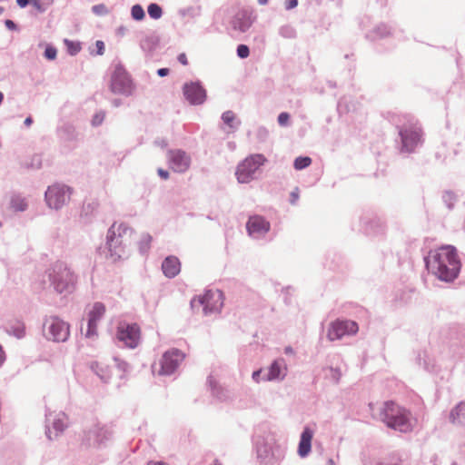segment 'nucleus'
Instances as JSON below:
<instances>
[{"mask_svg": "<svg viewBox=\"0 0 465 465\" xmlns=\"http://www.w3.org/2000/svg\"><path fill=\"white\" fill-rule=\"evenodd\" d=\"M425 263L430 272L444 282L456 279L461 266L457 250L451 245H443L430 251Z\"/></svg>", "mask_w": 465, "mask_h": 465, "instance_id": "nucleus-1", "label": "nucleus"}, {"mask_svg": "<svg viewBox=\"0 0 465 465\" xmlns=\"http://www.w3.org/2000/svg\"><path fill=\"white\" fill-rule=\"evenodd\" d=\"M382 420L389 428L401 432L411 431L416 423L409 411L392 401L385 403Z\"/></svg>", "mask_w": 465, "mask_h": 465, "instance_id": "nucleus-2", "label": "nucleus"}, {"mask_svg": "<svg viewBox=\"0 0 465 465\" xmlns=\"http://www.w3.org/2000/svg\"><path fill=\"white\" fill-rule=\"evenodd\" d=\"M132 236L133 230L123 223H114L110 227L107 233V244L114 261L124 256V248L131 244Z\"/></svg>", "mask_w": 465, "mask_h": 465, "instance_id": "nucleus-3", "label": "nucleus"}, {"mask_svg": "<svg viewBox=\"0 0 465 465\" xmlns=\"http://www.w3.org/2000/svg\"><path fill=\"white\" fill-rule=\"evenodd\" d=\"M48 277L55 292L61 294L74 292L77 282L75 274L62 262L54 263L48 269Z\"/></svg>", "mask_w": 465, "mask_h": 465, "instance_id": "nucleus-4", "label": "nucleus"}, {"mask_svg": "<svg viewBox=\"0 0 465 465\" xmlns=\"http://www.w3.org/2000/svg\"><path fill=\"white\" fill-rule=\"evenodd\" d=\"M93 369L104 381H117L125 378L128 364L119 359H114L109 362H95Z\"/></svg>", "mask_w": 465, "mask_h": 465, "instance_id": "nucleus-5", "label": "nucleus"}, {"mask_svg": "<svg viewBox=\"0 0 465 465\" xmlns=\"http://www.w3.org/2000/svg\"><path fill=\"white\" fill-rule=\"evenodd\" d=\"M223 305V294L219 290L206 291L204 294L193 298L191 307L194 311L203 306L204 315L218 312Z\"/></svg>", "mask_w": 465, "mask_h": 465, "instance_id": "nucleus-6", "label": "nucleus"}, {"mask_svg": "<svg viewBox=\"0 0 465 465\" xmlns=\"http://www.w3.org/2000/svg\"><path fill=\"white\" fill-rule=\"evenodd\" d=\"M266 162L264 155L261 153L252 154L246 157L237 166L235 175L239 183H245L252 180L253 174Z\"/></svg>", "mask_w": 465, "mask_h": 465, "instance_id": "nucleus-7", "label": "nucleus"}, {"mask_svg": "<svg viewBox=\"0 0 465 465\" xmlns=\"http://www.w3.org/2000/svg\"><path fill=\"white\" fill-rule=\"evenodd\" d=\"M116 338L124 346L134 349L141 341V329L136 323L120 322L116 329Z\"/></svg>", "mask_w": 465, "mask_h": 465, "instance_id": "nucleus-8", "label": "nucleus"}, {"mask_svg": "<svg viewBox=\"0 0 465 465\" xmlns=\"http://www.w3.org/2000/svg\"><path fill=\"white\" fill-rule=\"evenodd\" d=\"M44 331L46 337L54 341H64L69 336V325L57 317L46 319Z\"/></svg>", "mask_w": 465, "mask_h": 465, "instance_id": "nucleus-9", "label": "nucleus"}, {"mask_svg": "<svg viewBox=\"0 0 465 465\" xmlns=\"http://www.w3.org/2000/svg\"><path fill=\"white\" fill-rule=\"evenodd\" d=\"M183 359L184 354L181 351L171 349L165 351L161 358L160 369L156 371L154 367H153V372L158 375H170L177 369Z\"/></svg>", "mask_w": 465, "mask_h": 465, "instance_id": "nucleus-10", "label": "nucleus"}, {"mask_svg": "<svg viewBox=\"0 0 465 465\" xmlns=\"http://www.w3.org/2000/svg\"><path fill=\"white\" fill-rule=\"evenodd\" d=\"M71 191L65 185L54 184L45 192V201L50 208L60 209L70 200Z\"/></svg>", "mask_w": 465, "mask_h": 465, "instance_id": "nucleus-11", "label": "nucleus"}, {"mask_svg": "<svg viewBox=\"0 0 465 465\" xmlns=\"http://www.w3.org/2000/svg\"><path fill=\"white\" fill-rule=\"evenodd\" d=\"M359 331L357 322L353 321H334L330 324L327 337L330 341L341 339L345 335L356 334Z\"/></svg>", "mask_w": 465, "mask_h": 465, "instance_id": "nucleus-12", "label": "nucleus"}, {"mask_svg": "<svg viewBox=\"0 0 465 465\" xmlns=\"http://www.w3.org/2000/svg\"><path fill=\"white\" fill-rule=\"evenodd\" d=\"M167 162L173 172L184 173L191 165V157L181 149H173L167 152Z\"/></svg>", "mask_w": 465, "mask_h": 465, "instance_id": "nucleus-13", "label": "nucleus"}, {"mask_svg": "<svg viewBox=\"0 0 465 465\" xmlns=\"http://www.w3.org/2000/svg\"><path fill=\"white\" fill-rule=\"evenodd\" d=\"M131 86L132 82L126 71L122 67H116L112 75L111 90L114 93L124 94L130 92Z\"/></svg>", "mask_w": 465, "mask_h": 465, "instance_id": "nucleus-14", "label": "nucleus"}, {"mask_svg": "<svg viewBox=\"0 0 465 465\" xmlns=\"http://www.w3.org/2000/svg\"><path fill=\"white\" fill-rule=\"evenodd\" d=\"M270 223L261 215H252L246 223L248 234L252 237L264 235L270 231Z\"/></svg>", "mask_w": 465, "mask_h": 465, "instance_id": "nucleus-15", "label": "nucleus"}, {"mask_svg": "<svg viewBox=\"0 0 465 465\" xmlns=\"http://www.w3.org/2000/svg\"><path fill=\"white\" fill-rule=\"evenodd\" d=\"M47 420L49 425L46 433L49 439H52L53 433L57 436L68 426V417L64 412L50 413Z\"/></svg>", "mask_w": 465, "mask_h": 465, "instance_id": "nucleus-16", "label": "nucleus"}, {"mask_svg": "<svg viewBox=\"0 0 465 465\" xmlns=\"http://www.w3.org/2000/svg\"><path fill=\"white\" fill-rule=\"evenodd\" d=\"M403 147L407 151H411L420 142L421 130L416 125H411L409 128H404L400 131Z\"/></svg>", "mask_w": 465, "mask_h": 465, "instance_id": "nucleus-17", "label": "nucleus"}, {"mask_svg": "<svg viewBox=\"0 0 465 465\" xmlns=\"http://www.w3.org/2000/svg\"><path fill=\"white\" fill-rule=\"evenodd\" d=\"M185 98L193 104H201L205 101L206 92L198 83L186 84L183 86Z\"/></svg>", "mask_w": 465, "mask_h": 465, "instance_id": "nucleus-18", "label": "nucleus"}, {"mask_svg": "<svg viewBox=\"0 0 465 465\" xmlns=\"http://www.w3.org/2000/svg\"><path fill=\"white\" fill-rule=\"evenodd\" d=\"M105 312V307L100 302H96L88 313V330L86 335L88 337L94 335L96 332L97 322L101 320Z\"/></svg>", "mask_w": 465, "mask_h": 465, "instance_id": "nucleus-19", "label": "nucleus"}, {"mask_svg": "<svg viewBox=\"0 0 465 465\" xmlns=\"http://www.w3.org/2000/svg\"><path fill=\"white\" fill-rule=\"evenodd\" d=\"M163 274L168 278H173L181 272V262L175 256H168L162 263Z\"/></svg>", "mask_w": 465, "mask_h": 465, "instance_id": "nucleus-20", "label": "nucleus"}, {"mask_svg": "<svg viewBox=\"0 0 465 465\" xmlns=\"http://www.w3.org/2000/svg\"><path fill=\"white\" fill-rule=\"evenodd\" d=\"M107 430L99 424H94L87 430L85 440L88 444H99L107 437Z\"/></svg>", "mask_w": 465, "mask_h": 465, "instance_id": "nucleus-21", "label": "nucleus"}, {"mask_svg": "<svg viewBox=\"0 0 465 465\" xmlns=\"http://www.w3.org/2000/svg\"><path fill=\"white\" fill-rule=\"evenodd\" d=\"M252 24V15L247 11L239 12L232 20V27L241 32L247 31Z\"/></svg>", "mask_w": 465, "mask_h": 465, "instance_id": "nucleus-22", "label": "nucleus"}, {"mask_svg": "<svg viewBox=\"0 0 465 465\" xmlns=\"http://www.w3.org/2000/svg\"><path fill=\"white\" fill-rule=\"evenodd\" d=\"M312 437L313 431L310 428L306 427L301 435V440L299 443L298 453L301 457L307 456L311 451Z\"/></svg>", "mask_w": 465, "mask_h": 465, "instance_id": "nucleus-23", "label": "nucleus"}, {"mask_svg": "<svg viewBox=\"0 0 465 465\" xmlns=\"http://www.w3.org/2000/svg\"><path fill=\"white\" fill-rule=\"evenodd\" d=\"M451 421L465 425V402L460 403L450 413Z\"/></svg>", "mask_w": 465, "mask_h": 465, "instance_id": "nucleus-24", "label": "nucleus"}, {"mask_svg": "<svg viewBox=\"0 0 465 465\" xmlns=\"http://www.w3.org/2000/svg\"><path fill=\"white\" fill-rule=\"evenodd\" d=\"M282 363H283V360H277L272 362L269 369L267 380L272 381L281 377L282 372Z\"/></svg>", "mask_w": 465, "mask_h": 465, "instance_id": "nucleus-25", "label": "nucleus"}, {"mask_svg": "<svg viewBox=\"0 0 465 465\" xmlns=\"http://www.w3.org/2000/svg\"><path fill=\"white\" fill-rule=\"evenodd\" d=\"M312 163V159L308 156L297 157L294 161L293 166L296 170H302L308 167Z\"/></svg>", "mask_w": 465, "mask_h": 465, "instance_id": "nucleus-26", "label": "nucleus"}, {"mask_svg": "<svg viewBox=\"0 0 465 465\" xmlns=\"http://www.w3.org/2000/svg\"><path fill=\"white\" fill-rule=\"evenodd\" d=\"M9 332L16 338H22L25 335V325L22 322H17L15 326L11 327Z\"/></svg>", "mask_w": 465, "mask_h": 465, "instance_id": "nucleus-27", "label": "nucleus"}, {"mask_svg": "<svg viewBox=\"0 0 465 465\" xmlns=\"http://www.w3.org/2000/svg\"><path fill=\"white\" fill-rule=\"evenodd\" d=\"M148 14L153 19H159L162 16V8L157 4H151L148 6Z\"/></svg>", "mask_w": 465, "mask_h": 465, "instance_id": "nucleus-28", "label": "nucleus"}, {"mask_svg": "<svg viewBox=\"0 0 465 465\" xmlns=\"http://www.w3.org/2000/svg\"><path fill=\"white\" fill-rule=\"evenodd\" d=\"M64 44L67 47L68 53L72 55L76 54L81 49L79 43H75V42L70 41L68 39H65Z\"/></svg>", "mask_w": 465, "mask_h": 465, "instance_id": "nucleus-29", "label": "nucleus"}, {"mask_svg": "<svg viewBox=\"0 0 465 465\" xmlns=\"http://www.w3.org/2000/svg\"><path fill=\"white\" fill-rule=\"evenodd\" d=\"M131 14L134 19L142 20L144 17V11L140 5H135L132 7Z\"/></svg>", "mask_w": 465, "mask_h": 465, "instance_id": "nucleus-30", "label": "nucleus"}, {"mask_svg": "<svg viewBox=\"0 0 465 465\" xmlns=\"http://www.w3.org/2000/svg\"><path fill=\"white\" fill-rule=\"evenodd\" d=\"M152 236L148 233L143 234L140 242V248L143 251H147L152 242Z\"/></svg>", "mask_w": 465, "mask_h": 465, "instance_id": "nucleus-31", "label": "nucleus"}, {"mask_svg": "<svg viewBox=\"0 0 465 465\" xmlns=\"http://www.w3.org/2000/svg\"><path fill=\"white\" fill-rule=\"evenodd\" d=\"M223 121L230 127H233L232 123L235 120V114L232 111H226L223 114Z\"/></svg>", "mask_w": 465, "mask_h": 465, "instance_id": "nucleus-32", "label": "nucleus"}, {"mask_svg": "<svg viewBox=\"0 0 465 465\" xmlns=\"http://www.w3.org/2000/svg\"><path fill=\"white\" fill-rule=\"evenodd\" d=\"M237 54L240 58H246L250 54L249 47L246 45H240L237 47Z\"/></svg>", "mask_w": 465, "mask_h": 465, "instance_id": "nucleus-33", "label": "nucleus"}, {"mask_svg": "<svg viewBox=\"0 0 465 465\" xmlns=\"http://www.w3.org/2000/svg\"><path fill=\"white\" fill-rule=\"evenodd\" d=\"M92 10L97 15H103L108 13V9L104 4L94 5Z\"/></svg>", "mask_w": 465, "mask_h": 465, "instance_id": "nucleus-34", "label": "nucleus"}, {"mask_svg": "<svg viewBox=\"0 0 465 465\" xmlns=\"http://www.w3.org/2000/svg\"><path fill=\"white\" fill-rule=\"evenodd\" d=\"M56 54H57V52H56L55 48H54L52 46H48V47L45 48V56L47 59L54 60L56 57Z\"/></svg>", "mask_w": 465, "mask_h": 465, "instance_id": "nucleus-35", "label": "nucleus"}, {"mask_svg": "<svg viewBox=\"0 0 465 465\" xmlns=\"http://www.w3.org/2000/svg\"><path fill=\"white\" fill-rule=\"evenodd\" d=\"M290 120V114L288 113H281L278 116V123L281 126H285L288 124Z\"/></svg>", "mask_w": 465, "mask_h": 465, "instance_id": "nucleus-36", "label": "nucleus"}, {"mask_svg": "<svg viewBox=\"0 0 465 465\" xmlns=\"http://www.w3.org/2000/svg\"><path fill=\"white\" fill-rule=\"evenodd\" d=\"M98 206L97 203H88L84 204V212L85 214H89L94 212V210Z\"/></svg>", "mask_w": 465, "mask_h": 465, "instance_id": "nucleus-37", "label": "nucleus"}, {"mask_svg": "<svg viewBox=\"0 0 465 465\" xmlns=\"http://www.w3.org/2000/svg\"><path fill=\"white\" fill-rule=\"evenodd\" d=\"M401 461L398 456H392L383 465H400Z\"/></svg>", "mask_w": 465, "mask_h": 465, "instance_id": "nucleus-38", "label": "nucleus"}, {"mask_svg": "<svg viewBox=\"0 0 465 465\" xmlns=\"http://www.w3.org/2000/svg\"><path fill=\"white\" fill-rule=\"evenodd\" d=\"M104 119V114H103V113L97 114L94 115V117L93 119V124L94 125H98V124H102Z\"/></svg>", "mask_w": 465, "mask_h": 465, "instance_id": "nucleus-39", "label": "nucleus"}, {"mask_svg": "<svg viewBox=\"0 0 465 465\" xmlns=\"http://www.w3.org/2000/svg\"><path fill=\"white\" fill-rule=\"evenodd\" d=\"M157 173H158L159 176H160L162 179H163V180H167V179L169 178V176H170V175H169V172H168V171H166V170H164V169H163V168H159V169L157 170Z\"/></svg>", "mask_w": 465, "mask_h": 465, "instance_id": "nucleus-40", "label": "nucleus"}, {"mask_svg": "<svg viewBox=\"0 0 465 465\" xmlns=\"http://www.w3.org/2000/svg\"><path fill=\"white\" fill-rule=\"evenodd\" d=\"M299 199V191L298 189H295L293 192H292L291 193V203L292 204H295L296 202L298 201Z\"/></svg>", "mask_w": 465, "mask_h": 465, "instance_id": "nucleus-41", "label": "nucleus"}, {"mask_svg": "<svg viewBox=\"0 0 465 465\" xmlns=\"http://www.w3.org/2000/svg\"><path fill=\"white\" fill-rule=\"evenodd\" d=\"M285 5H286V9H292L297 6L298 1L297 0H287Z\"/></svg>", "mask_w": 465, "mask_h": 465, "instance_id": "nucleus-42", "label": "nucleus"}, {"mask_svg": "<svg viewBox=\"0 0 465 465\" xmlns=\"http://www.w3.org/2000/svg\"><path fill=\"white\" fill-rule=\"evenodd\" d=\"M178 61L183 64V65H187L188 64V59H187V56L184 53L183 54H180L178 55Z\"/></svg>", "mask_w": 465, "mask_h": 465, "instance_id": "nucleus-43", "label": "nucleus"}, {"mask_svg": "<svg viewBox=\"0 0 465 465\" xmlns=\"http://www.w3.org/2000/svg\"><path fill=\"white\" fill-rule=\"evenodd\" d=\"M96 47H97V53L99 54H104V45L102 41H97L96 42Z\"/></svg>", "mask_w": 465, "mask_h": 465, "instance_id": "nucleus-44", "label": "nucleus"}, {"mask_svg": "<svg viewBox=\"0 0 465 465\" xmlns=\"http://www.w3.org/2000/svg\"><path fill=\"white\" fill-rule=\"evenodd\" d=\"M157 74L161 77L166 76L169 74V69L168 68H160L157 71Z\"/></svg>", "mask_w": 465, "mask_h": 465, "instance_id": "nucleus-45", "label": "nucleus"}, {"mask_svg": "<svg viewBox=\"0 0 465 465\" xmlns=\"http://www.w3.org/2000/svg\"><path fill=\"white\" fill-rule=\"evenodd\" d=\"M5 25L9 29H12V30L15 29V24L12 20H6L5 21Z\"/></svg>", "mask_w": 465, "mask_h": 465, "instance_id": "nucleus-46", "label": "nucleus"}, {"mask_svg": "<svg viewBox=\"0 0 465 465\" xmlns=\"http://www.w3.org/2000/svg\"><path fill=\"white\" fill-rule=\"evenodd\" d=\"M16 3L20 7H25L29 3V0H16Z\"/></svg>", "mask_w": 465, "mask_h": 465, "instance_id": "nucleus-47", "label": "nucleus"}, {"mask_svg": "<svg viewBox=\"0 0 465 465\" xmlns=\"http://www.w3.org/2000/svg\"><path fill=\"white\" fill-rule=\"evenodd\" d=\"M32 124H33V119H32V117H31V116H28L27 118H25V124L26 126H28V127H29Z\"/></svg>", "mask_w": 465, "mask_h": 465, "instance_id": "nucleus-48", "label": "nucleus"}, {"mask_svg": "<svg viewBox=\"0 0 465 465\" xmlns=\"http://www.w3.org/2000/svg\"><path fill=\"white\" fill-rule=\"evenodd\" d=\"M261 374V371H256L252 373V378L254 381H259V376Z\"/></svg>", "mask_w": 465, "mask_h": 465, "instance_id": "nucleus-49", "label": "nucleus"}, {"mask_svg": "<svg viewBox=\"0 0 465 465\" xmlns=\"http://www.w3.org/2000/svg\"><path fill=\"white\" fill-rule=\"evenodd\" d=\"M4 361H5V352L3 351L2 347L0 346V365L4 362Z\"/></svg>", "mask_w": 465, "mask_h": 465, "instance_id": "nucleus-50", "label": "nucleus"}, {"mask_svg": "<svg viewBox=\"0 0 465 465\" xmlns=\"http://www.w3.org/2000/svg\"><path fill=\"white\" fill-rule=\"evenodd\" d=\"M284 351H285L286 354H292L293 353V350L291 347H286Z\"/></svg>", "mask_w": 465, "mask_h": 465, "instance_id": "nucleus-51", "label": "nucleus"}, {"mask_svg": "<svg viewBox=\"0 0 465 465\" xmlns=\"http://www.w3.org/2000/svg\"><path fill=\"white\" fill-rule=\"evenodd\" d=\"M326 465H335V463H334L333 460L329 459V460H327Z\"/></svg>", "mask_w": 465, "mask_h": 465, "instance_id": "nucleus-52", "label": "nucleus"}, {"mask_svg": "<svg viewBox=\"0 0 465 465\" xmlns=\"http://www.w3.org/2000/svg\"><path fill=\"white\" fill-rule=\"evenodd\" d=\"M258 2H259L261 5H265V4H267L268 0H258Z\"/></svg>", "mask_w": 465, "mask_h": 465, "instance_id": "nucleus-53", "label": "nucleus"}, {"mask_svg": "<svg viewBox=\"0 0 465 465\" xmlns=\"http://www.w3.org/2000/svg\"><path fill=\"white\" fill-rule=\"evenodd\" d=\"M3 100H4V94L2 92H0V104H2Z\"/></svg>", "mask_w": 465, "mask_h": 465, "instance_id": "nucleus-54", "label": "nucleus"}, {"mask_svg": "<svg viewBox=\"0 0 465 465\" xmlns=\"http://www.w3.org/2000/svg\"><path fill=\"white\" fill-rule=\"evenodd\" d=\"M160 146L162 147H165L166 146V143L164 141H162L160 143H159Z\"/></svg>", "mask_w": 465, "mask_h": 465, "instance_id": "nucleus-55", "label": "nucleus"}, {"mask_svg": "<svg viewBox=\"0 0 465 465\" xmlns=\"http://www.w3.org/2000/svg\"><path fill=\"white\" fill-rule=\"evenodd\" d=\"M149 465H165L162 462H154V463H150Z\"/></svg>", "mask_w": 465, "mask_h": 465, "instance_id": "nucleus-56", "label": "nucleus"}, {"mask_svg": "<svg viewBox=\"0 0 465 465\" xmlns=\"http://www.w3.org/2000/svg\"><path fill=\"white\" fill-rule=\"evenodd\" d=\"M4 12V8L0 7V15Z\"/></svg>", "mask_w": 465, "mask_h": 465, "instance_id": "nucleus-57", "label": "nucleus"}, {"mask_svg": "<svg viewBox=\"0 0 465 465\" xmlns=\"http://www.w3.org/2000/svg\"><path fill=\"white\" fill-rule=\"evenodd\" d=\"M213 465H221L219 462L215 461Z\"/></svg>", "mask_w": 465, "mask_h": 465, "instance_id": "nucleus-58", "label": "nucleus"}]
</instances>
